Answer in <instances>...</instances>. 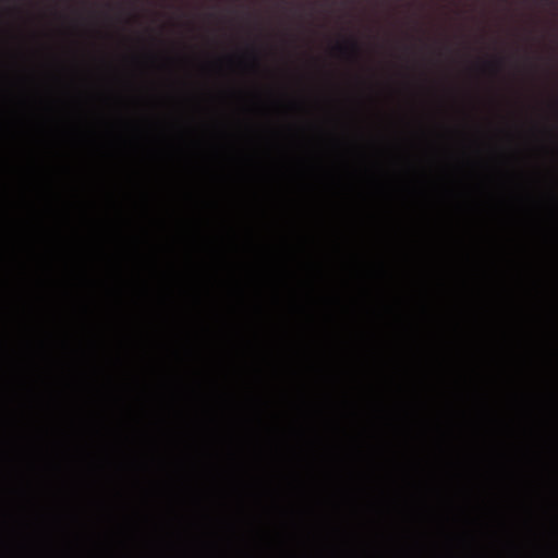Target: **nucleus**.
<instances>
[{
	"instance_id": "f03ea898",
	"label": "nucleus",
	"mask_w": 558,
	"mask_h": 558,
	"mask_svg": "<svg viewBox=\"0 0 558 558\" xmlns=\"http://www.w3.org/2000/svg\"><path fill=\"white\" fill-rule=\"evenodd\" d=\"M488 65L490 68H493L494 70L498 69L499 65H500V60H496V61H493V62H489Z\"/></svg>"
},
{
	"instance_id": "f257e3e1",
	"label": "nucleus",
	"mask_w": 558,
	"mask_h": 558,
	"mask_svg": "<svg viewBox=\"0 0 558 558\" xmlns=\"http://www.w3.org/2000/svg\"><path fill=\"white\" fill-rule=\"evenodd\" d=\"M336 50L342 54L349 53L350 56L356 58L360 54V45L355 39H348L344 44H339L336 46Z\"/></svg>"
}]
</instances>
